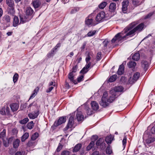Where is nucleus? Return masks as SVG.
<instances>
[{
  "mask_svg": "<svg viewBox=\"0 0 155 155\" xmlns=\"http://www.w3.org/2000/svg\"><path fill=\"white\" fill-rule=\"evenodd\" d=\"M140 58V55L138 53L134 54L132 56V59L135 61L138 60Z\"/></svg>",
  "mask_w": 155,
  "mask_h": 155,
  "instance_id": "28",
  "label": "nucleus"
},
{
  "mask_svg": "<svg viewBox=\"0 0 155 155\" xmlns=\"http://www.w3.org/2000/svg\"><path fill=\"white\" fill-rule=\"evenodd\" d=\"M122 143L123 147L124 148L125 147L127 143V138L125 136L124 137L123 139Z\"/></svg>",
  "mask_w": 155,
  "mask_h": 155,
  "instance_id": "49",
  "label": "nucleus"
},
{
  "mask_svg": "<svg viewBox=\"0 0 155 155\" xmlns=\"http://www.w3.org/2000/svg\"><path fill=\"white\" fill-rule=\"evenodd\" d=\"M39 114V111L37 110L34 112L29 113L28 114V116L30 119H34L37 117Z\"/></svg>",
  "mask_w": 155,
  "mask_h": 155,
  "instance_id": "9",
  "label": "nucleus"
},
{
  "mask_svg": "<svg viewBox=\"0 0 155 155\" xmlns=\"http://www.w3.org/2000/svg\"><path fill=\"white\" fill-rule=\"evenodd\" d=\"M91 64V62L87 63L85 67L80 72L83 74L86 73L88 71V69L89 68Z\"/></svg>",
  "mask_w": 155,
  "mask_h": 155,
  "instance_id": "11",
  "label": "nucleus"
},
{
  "mask_svg": "<svg viewBox=\"0 0 155 155\" xmlns=\"http://www.w3.org/2000/svg\"><path fill=\"white\" fill-rule=\"evenodd\" d=\"M128 3V1L123 2L122 3V10L124 13H126Z\"/></svg>",
  "mask_w": 155,
  "mask_h": 155,
  "instance_id": "14",
  "label": "nucleus"
},
{
  "mask_svg": "<svg viewBox=\"0 0 155 155\" xmlns=\"http://www.w3.org/2000/svg\"><path fill=\"white\" fill-rule=\"evenodd\" d=\"M2 20L5 23H9L10 22V17L7 15H5L3 18Z\"/></svg>",
  "mask_w": 155,
  "mask_h": 155,
  "instance_id": "18",
  "label": "nucleus"
},
{
  "mask_svg": "<svg viewBox=\"0 0 155 155\" xmlns=\"http://www.w3.org/2000/svg\"><path fill=\"white\" fill-rule=\"evenodd\" d=\"M18 78V75L17 73H15L13 77V81L14 83H15L17 81Z\"/></svg>",
  "mask_w": 155,
  "mask_h": 155,
  "instance_id": "44",
  "label": "nucleus"
},
{
  "mask_svg": "<svg viewBox=\"0 0 155 155\" xmlns=\"http://www.w3.org/2000/svg\"><path fill=\"white\" fill-rule=\"evenodd\" d=\"M101 52H99L97 54V58L98 60H99L101 59Z\"/></svg>",
  "mask_w": 155,
  "mask_h": 155,
  "instance_id": "56",
  "label": "nucleus"
},
{
  "mask_svg": "<svg viewBox=\"0 0 155 155\" xmlns=\"http://www.w3.org/2000/svg\"><path fill=\"white\" fill-rule=\"evenodd\" d=\"M86 44L87 43H86V42H84L83 43L82 46L81 47V51H82V50H83L84 49V48H85V46H86Z\"/></svg>",
  "mask_w": 155,
  "mask_h": 155,
  "instance_id": "61",
  "label": "nucleus"
},
{
  "mask_svg": "<svg viewBox=\"0 0 155 155\" xmlns=\"http://www.w3.org/2000/svg\"><path fill=\"white\" fill-rule=\"evenodd\" d=\"M19 24V21L18 17L15 16L13 18V26L15 27Z\"/></svg>",
  "mask_w": 155,
  "mask_h": 155,
  "instance_id": "22",
  "label": "nucleus"
},
{
  "mask_svg": "<svg viewBox=\"0 0 155 155\" xmlns=\"http://www.w3.org/2000/svg\"><path fill=\"white\" fill-rule=\"evenodd\" d=\"M74 123V117L73 115L69 118V121L66 127L65 128L66 130H67L69 128H71L73 127Z\"/></svg>",
  "mask_w": 155,
  "mask_h": 155,
  "instance_id": "5",
  "label": "nucleus"
},
{
  "mask_svg": "<svg viewBox=\"0 0 155 155\" xmlns=\"http://www.w3.org/2000/svg\"><path fill=\"white\" fill-rule=\"evenodd\" d=\"M32 4L33 6L35 8L41 7V2L39 0L33 1Z\"/></svg>",
  "mask_w": 155,
  "mask_h": 155,
  "instance_id": "12",
  "label": "nucleus"
},
{
  "mask_svg": "<svg viewBox=\"0 0 155 155\" xmlns=\"http://www.w3.org/2000/svg\"><path fill=\"white\" fill-rule=\"evenodd\" d=\"M153 13L151 12L147 15L145 17V18L147 19L150 18L153 14Z\"/></svg>",
  "mask_w": 155,
  "mask_h": 155,
  "instance_id": "58",
  "label": "nucleus"
},
{
  "mask_svg": "<svg viewBox=\"0 0 155 155\" xmlns=\"http://www.w3.org/2000/svg\"><path fill=\"white\" fill-rule=\"evenodd\" d=\"M20 140L18 139H16L13 143V146L14 148H17L19 145Z\"/></svg>",
  "mask_w": 155,
  "mask_h": 155,
  "instance_id": "34",
  "label": "nucleus"
},
{
  "mask_svg": "<svg viewBox=\"0 0 155 155\" xmlns=\"http://www.w3.org/2000/svg\"><path fill=\"white\" fill-rule=\"evenodd\" d=\"M31 19V17L28 18L26 16H20V23H23L25 22L28 21Z\"/></svg>",
  "mask_w": 155,
  "mask_h": 155,
  "instance_id": "10",
  "label": "nucleus"
},
{
  "mask_svg": "<svg viewBox=\"0 0 155 155\" xmlns=\"http://www.w3.org/2000/svg\"><path fill=\"white\" fill-rule=\"evenodd\" d=\"M70 153L68 151H63L61 155H69Z\"/></svg>",
  "mask_w": 155,
  "mask_h": 155,
  "instance_id": "53",
  "label": "nucleus"
},
{
  "mask_svg": "<svg viewBox=\"0 0 155 155\" xmlns=\"http://www.w3.org/2000/svg\"><path fill=\"white\" fill-rule=\"evenodd\" d=\"M8 13L13 16L15 13V6L8 7Z\"/></svg>",
  "mask_w": 155,
  "mask_h": 155,
  "instance_id": "16",
  "label": "nucleus"
},
{
  "mask_svg": "<svg viewBox=\"0 0 155 155\" xmlns=\"http://www.w3.org/2000/svg\"><path fill=\"white\" fill-rule=\"evenodd\" d=\"M91 155H99V152L98 151H95L92 153Z\"/></svg>",
  "mask_w": 155,
  "mask_h": 155,
  "instance_id": "64",
  "label": "nucleus"
},
{
  "mask_svg": "<svg viewBox=\"0 0 155 155\" xmlns=\"http://www.w3.org/2000/svg\"><path fill=\"white\" fill-rule=\"evenodd\" d=\"M95 144V142L94 141H92L89 143V145L87 147L86 150L87 151L90 150L94 146Z\"/></svg>",
  "mask_w": 155,
  "mask_h": 155,
  "instance_id": "30",
  "label": "nucleus"
},
{
  "mask_svg": "<svg viewBox=\"0 0 155 155\" xmlns=\"http://www.w3.org/2000/svg\"><path fill=\"white\" fill-rule=\"evenodd\" d=\"M37 144V142L34 140H31L29 141L28 143V146L29 147H33L35 146Z\"/></svg>",
  "mask_w": 155,
  "mask_h": 155,
  "instance_id": "29",
  "label": "nucleus"
},
{
  "mask_svg": "<svg viewBox=\"0 0 155 155\" xmlns=\"http://www.w3.org/2000/svg\"><path fill=\"white\" fill-rule=\"evenodd\" d=\"M55 82H53V81H51L48 84V86L50 87L51 86H53V87L56 86V85L55 84Z\"/></svg>",
  "mask_w": 155,
  "mask_h": 155,
  "instance_id": "54",
  "label": "nucleus"
},
{
  "mask_svg": "<svg viewBox=\"0 0 155 155\" xmlns=\"http://www.w3.org/2000/svg\"><path fill=\"white\" fill-rule=\"evenodd\" d=\"M26 16L28 18L31 17V18L33 17V15L34 12L33 10L30 7H27L25 10Z\"/></svg>",
  "mask_w": 155,
  "mask_h": 155,
  "instance_id": "7",
  "label": "nucleus"
},
{
  "mask_svg": "<svg viewBox=\"0 0 155 155\" xmlns=\"http://www.w3.org/2000/svg\"><path fill=\"white\" fill-rule=\"evenodd\" d=\"M124 90L122 86H119L116 87L114 90H111L110 93L111 95L110 96L109 98L107 97V93L104 92L101 98V101L100 104L104 107H105L109 104V103L112 102L117 97L116 95L117 92H121Z\"/></svg>",
  "mask_w": 155,
  "mask_h": 155,
  "instance_id": "2",
  "label": "nucleus"
},
{
  "mask_svg": "<svg viewBox=\"0 0 155 155\" xmlns=\"http://www.w3.org/2000/svg\"><path fill=\"white\" fill-rule=\"evenodd\" d=\"M140 75V73L138 72H136L134 74L133 78L135 81H136L139 78Z\"/></svg>",
  "mask_w": 155,
  "mask_h": 155,
  "instance_id": "40",
  "label": "nucleus"
},
{
  "mask_svg": "<svg viewBox=\"0 0 155 155\" xmlns=\"http://www.w3.org/2000/svg\"><path fill=\"white\" fill-rule=\"evenodd\" d=\"M28 108L30 110H33L35 108H37V103L35 101H34L31 104L29 105L28 106Z\"/></svg>",
  "mask_w": 155,
  "mask_h": 155,
  "instance_id": "17",
  "label": "nucleus"
},
{
  "mask_svg": "<svg viewBox=\"0 0 155 155\" xmlns=\"http://www.w3.org/2000/svg\"><path fill=\"white\" fill-rule=\"evenodd\" d=\"M28 118H25L20 121L19 122L21 124H25L28 121Z\"/></svg>",
  "mask_w": 155,
  "mask_h": 155,
  "instance_id": "43",
  "label": "nucleus"
},
{
  "mask_svg": "<svg viewBox=\"0 0 155 155\" xmlns=\"http://www.w3.org/2000/svg\"><path fill=\"white\" fill-rule=\"evenodd\" d=\"M12 132L14 134H16L18 133V130L17 129L14 128L12 130Z\"/></svg>",
  "mask_w": 155,
  "mask_h": 155,
  "instance_id": "59",
  "label": "nucleus"
},
{
  "mask_svg": "<svg viewBox=\"0 0 155 155\" xmlns=\"http://www.w3.org/2000/svg\"><path fill=\"white\" fill-rule=\"evenodd\" d=\"M107 3L106 2H104L101 3L99 5V7L100 8L103 9L107 5Z\"/></svg>",
  "mask_w": 155,
  "mask_h": 155,
  "instance_id": "41",
  "label": "nucleus"
},
{
  "mask_svg": "<svg viewBox=\"0 0 155 155\" xmlns=\"http://www.w3.org/2000/svg\"><path fill=\"white\" fill-rule=\"evenodd\" d=\"M84 78V76L83 75H81L80 77H79L78 78V82H81L83 80Z\"/></svg>",
  "mask_w": 155,
  "mask_h": 155,
  "instance_id": "57",
  "label": "nucleus"
},
{
  "mask_svg": "<svg viewBox=\"0 0 155 155\" xmlns=\"http://www.w3.org/2000/svg\"><path fill=\"white\" fill-rule=\"evenodd\" d=\"M105 17V13L104 12L102 11L97 15L96 18V20L97 21H102Z\"/></svg>",
  "mask_w": 155,
  "mask_h": 155,
  "instance_id": "6",
  "label": "nucleus"
},
{
  "mask_svg": "<svg viewBox=\"0 0 155 155\" xmlns=\"http://www.w3.org/2000/svg\"><path fill=\"white\" fill-rule=\"evenodd\" d=\"M91 104L92 109L94 110H96L98 109V104L96 102L93 101L91 102Z\"/></svg>",
  "mask_w": 155,
  "mask_h": 155,
  "instance_id": "15",
  "label": "nucleus"
},
{
  "mask_svg": "<svg viewBox=\"0 0 155 155\" xmlns=\"http://www.w3.org/2000/svg\"><path fill=\"white\" fill-rule=\"evenodd\" d=\"M117 76L116 75H114L111 76L108 79V81L111 82L114 81L117 78Z\"/></svg>",
  "mask_w": 155,
  "mask_h": 155,
  "instance_id": "36",
  "label": "nucleus"
},
{
  "mask_svg": "<svg viewBox=\"0 0 155 155\" xmlns=\"http://www.w3.org/2000/svg\"><path fill=\"white\" fill-rule=\"evenodd\" d=\"M143 1V0H133V4L135 6H137L140 5Z\"/></svg>",
  "mask_w": 155,
  "mask_h": 155,
  "instance_id": "23",
  "label": "nucleus"
},
{
  "mask_svg": "<svg viewBox=\"0 0 155 155\" xmlns=\"http://www.w3.org/2000/svg\"><path fill=\"white\" fill-rule=\"evenodd\" d=\"M39 88L38 87H37L34 89L33 93L31 94L29 98V100L30 99L33 98L35 97L37 94V93L39 91Z\"/></svg>",
  "mask_w": 155,
  "mask_h": 155,
  "instance_id": "24",
  "label": "nucleus"
},
{
  "mask_svg": "<svg viewBox=\"0 0 155 155\" xmlns=\"http://www.w3.org/2000/svg\"><path fill=\"white\" fill-rule=\"evenodd\" d=\"M66 121V117H60L57 122H55L54 123V125L57 126L62 124L64 123Z\"/></svg>",
  "mask_w": 155,
  "mask_h": 155,
  "instance_id": "8",
  "label": "nucleus"
},
{
  "mask_svg": "<svg viewBox=\"0 0 155 155\" xmlns=\"http://www.w3.org/2000/svg\"><path fill=\"white\" fill-rule=\"evenodd\" d=\"M151 132L152 134H155V127H153L151 129Z\"/></svg>",
  "mask_w": 155,
  "mask_h": 155,
  "instance_id": "63",
  "label": "nucleus"
},
{
  "mask_svg": "<svg viewBox=\"0 0 155 155\" xmlns=\"http://www.w3.org/2000/svg\"><path fill=\"white\" fill-rule=\"evenodd\" d=\"M124 68L123 64L120 65L117 71V74L118 75H122L124 72Z\"/></svg>",
  "mask_w": 155,
  "mask_h": 155,
  "instance_id": "21",
  "label": "nucleus"
},
{
  "mask_svg": "<svg viewBox=\"0 0 155 155\" xmlns=\"http://www.w3.org/2000/svg\"><path fill=\"white\" fill-rule=\"evenodd\" d=\"M96 31L94 30L89 31L87 34V35L88 37H91L94 35L96 33Z\"/></svg>",
  "mask_w": 155,
  "mask_h": 155,
  "instance_id": "46",
  "label": "nucleus"
},
{
  "mask_svg": "<svg viewBox=\"0 0 155 155\" xmlns=\"http://www.w3.org/2000/svg\"><path fill=\"white\" fill-rule=\"evenodd\" d=\"M135 82L134 80L133 79V78H132L130 77L128 81V84H132L134 83Z\"/></svg>",
  "mask_w": 155,
  "mask_h": 155,
  "instance_id": "48",
  "label": "nucleus"
},
{
  "mask_svg": "<svg viewBox=\"0 0 155 155\" xmlns=\"http://www.w3.org/2000/svg\"><path fill=\"white\" fill-rule=\"evenodd\" d=\"M38 134L36 132L35 133L31 136V140H35L38 136Z\"/></svg>",
  "mask_w": 155,
  "mask_h": 155,
  "instance_id": "42",
  "label": "nucleus"
},
{
  "mask_svg": "<svg viewBox=\"0 0 155 155\" xmlns=\"http://www.w3.org/2000/svg\"><path fill=\"white\" fill-rule=\"evenodd\" d=\"M82 147L81 144L78 143L74 147L73 150V151L74 152H75L78 151Z\"/></svg>",
  "mask_w": 155,
  "mask_h": 155,
  "instance_id": "27",
  "label": "nucleus"
},
{
  "mask_svg": "<svg viewBox=\"0 0 155 155\" xmlns=\"http://www.w3.org/2000/svg\"><path fill=\"white\" fill-rule=\"evenodd\" d=\"M112 152L111 149L109 146L107 147L106 149V153L108 154H110Z\"/></svg>",
  "mask_w": 155,
  "mask_h": 155,
  "instance_id": "45",
  "label": "nucleus"
},
{
  "mask_svg": "<svg viewBox=\"0 0 155 155\" xmlns=\"http://www.w3.org/2000/svg\"><path fill=\"white\" fill-rule=\"evenodd\" d=\"M91 59V57L90 56V54H88L85 59V61L86 62V63H88L89 62V61Z\"/></svg>",
  "mask_w": 155,
  "mask_h": 155,
  "instance_id": "51",
  "label": "nucleus"
},
{
  "mask_svg": "<svg viewBox=\"0 0 155 155\" xmlns=\"http://www.w3.org/2000/svg\"><path fill=\"white\" fill-rule=\"evenodd\" d=\"M96 144L97 146H100L101 150H104L106 147V144L104 142V140L102 138H100L97 141Z\"/></svg>",
  "mask_w": 155,
  "mask_h": 155,
  "instance_id": "3",
  "label": "nucleus"
},
{
  "mask_svg": "<svg viewBox=\"0 0 155 155\" xmlns=\"http://www.w3.org/2000/svg\"><path fill=\"white\" fill-rule=\"evenodd\" d=\"M109 8L111 12L114 11L116 9V4L114 3H111L109 6Z\"/></svg>",
  "mask_w": 155,
  "mask_h": 155,
  "instance_id": "33",
  "label": "nucleus"
},
{
  "mask_svg": "<svg viewBox=\"0 0 155 155\" xmlns=\"http://www.w3.org/2000/svg\"><path fill=\"white\" fill-rule=\"evenodd\" d=\"M0 114L2 115H6L5 108V107L2 108L0 111Z\"/></svg>",
  "mask_w": 155,
  "mask_h": 155,
  "instance_id": "47",
  "label": "nucleus"
},
{
  "mask_svg": "<svg viewBox=\"0 0 155 155\" xmlns=\"http://www.w3.org/2000/svg\"><path fill=\"white\" fill-rule=\"evenodd\" d=\"M5 135L6 130L4 129L0 134V138H1L3 140H4V138H5Z\"/></svg>",
  "mask_w": 155,
  "mask_h": 155,
  "instance_id": "37",
  "label": "nucleus"
},
{
  "mask_svg": "<svg viewBox=\"0 0 155 155\" xmlns=\"http://www.w3.org/2000/svg\"><path fill=\"white\" fill-rule=\"evenodd\" d=\"M10 107L13 111H15L18 109L19 105L17 104H13L10 105Z\"/></svg>",
  "mask_w": 155,
  "mask_h": 155,
  "instance_id": "19",
  "label": "nucleus"
},
{
  "mask_svg": "<svg viewBox=\"0 0 155 155\" xmlns=\"http://www.w3.org/2000/svg\"><path fill=\"white\" fill-rule=\"evenodd\" d=\"M86 110L87 114L88 115H91L92 114V110L90 109L89 107H87L86 108Z\"/></svg>",
  "mask_w": 155,
  "mask_h": 155,
  "instance_id": "50",
  "label": "nucleus"
},
{
  "mask_svg": "<svg viewBox=\"0 0 155 155\" xmlns=\"http://www.w3.org/2000/svg\"><path fill=\"white\" fill-rule=\"evenodd\" d=\"M76 118L78 121H81L84 119V116L81 111H78L77 112Z\"/></svg>",
  "mask_w": 155,
  "mask_h": 155,
  "instance_id": "13",
  "label": "nucleus"
},
{
  "mask_svg": "<svg viewBox=\"0 0 155 155\" xmlns=\"http://www.w3.org/2000/svg\"><path fill=\"white\" fill-rule=\"evenodd\" d=\"M34 126V123L33 121H31L28 123L27 126L28 129H31L33 128Z\"/></svg>",
  "mask_w": 155,
  "mask_h": 155,
  "instance_id": "38",
  "label": "nucleus"
},
{
  "mask_svg": "<svg viewBox=\"0 0 155 155\" xmlns=\"http://www.w3.org/2000/svg\"><path fill=\"white\" fill-rule=\"evenodd\" d=\"M98 137L97 135H93L92 137V140H94V141H95V140L97 139Z\"/></svg>",
  "mask_w": 155,
  "mask_h": 155,
  "instance_id": "62",
  "label": "nucleus"
},
{
  "mask_svg": "<svg viewBox=\"0 0 155 155\" xmlns=\"http://www.w3.org/2000/svg\"><path fill=\"white\" fill-rule=\"evenodd\" d=\"M62 145H59L57 149L56 150L57 152H59L62 149Z\"/></svg>",
  "mask_w": 155,
  "mask_h": 155,
  "instance_id": "60",
  "label": "nucleus"
},
{
  "mask_svg": "<svg viewBox=\"0 0 155 155\" xmlns=\"http://www.w3.org/2000/svg\"><path fill=\"white\" fill-rule=\"evenodd\" d=\"M74 76L72 72H70L68 75V78L70 81L76 84L77 83L76 81L74 80Z\"/></svg>",
  "mask_w": 155,
  "mask_h": 155,
  "instance_id": "20",
  "label": "nucleus"
},
{
  "mask_svg": "<svg viewBox=\"0 0 155 155\" xmlns=\"http://www.w3.org/2000/svg\"><path fill=\"white\" fill-rule=\"evenodd\" d=\"M91 15H89L85 21L86 24L88 26H94L97 23H96L94 21L93 19L91 18Z\"/></svg>",
  "mask_w": 155,
  "mask_h": 155,
  "instance_id": "4",
  "label": "nucleus"
},
{
  "mask_svg": "<svg viewBox=\"0 0 155 155\" xmlns=\"http://www.w3.org/2000/svg\"><path fill=\"white\" fill-rule=\"evenodd\" d=\"M113 137L111 135H109L105 139L106 143L108 144H110L113 140Z\"/></svg>",
  "mask_w": 155,
  "mask_h": 155,
  "instance_id": "26",
  "label": "nucleus"
},
{
  "mask_svg": "<svg viewBox=\"0 0 155 155\" xmlns=\"http://www.w3.org/2000/svg\"><path fill=\"white\" fill-rule=\"evenodd\" d=\"M29 134L28 133H25L21 137V140L22 142L24 141L29 137Z\"/></svg>",
  "mask_w": 155,
  "mask_h": 155,
  "instance_id": "31",
  "label": "nucleus"
},
{
  "mask_svg": "<svg viewBox=\"0 0 155 155\" xmlns=\"http://www.w3.org/2000/svg\"><path fill=\"white\" fill-rule=\"evenodd\" d=\"M54 87L52 86L51 87H49L46 90V92L47 93H49L50 92H51L52 90L53 89Z\"/></svg>",
  "mask_w": 155,
  "mask_h": 155,
  "instance_id": "55",
  "label": "nucleus"
},
{
  "mask_svg": "<svg viewBox=\"0 0 155 155\" xmlns=\"http://www.w3.org/2000/svg\"><path fill=\"white\" fill-rule=\"evenodd\" d=\"M6 2L8 7L15 6V4L13 0H6Z\"/></svg>",
  "mask_w": 155,
  "mask_h": 155,
  "instance_id": "25",
  "label": "nucleus"
},
{
  "mask_svg": "<svg viewBox=\"0 0 155 155\" xmlns=\"http://www.w3.org/2000/svg\"><path fill=\"white\" fill-rule=\"evenodd\" d=\"M137 24V23L135 21L130 24L122 32L117 33L115 35L111 40L112 42L115 43L122 42L126 39L128 36L134 35L136 31H141L144 27V24L141 23L133 28Z\"/></svg>",
  "mask_w": 155,
  "mask_h": 155,
  "instance_id": "1",
  "label": "nucleus"
},
{
  "mask_svg": "<svg viewBox=\"0 0 155 155\" xmlns=\"http://www.w3.org/2000/svg\"><path fill=\"white\" fill-rule=\"evenodd\" d=\"M155 141V138L154 137H151L147 138L146 140V142L147 144H150Z\"/></svg>",
  "mask_w": 155,
  "mask_h": 155,
  "instance_id": "32",
  "label": "nucleus"
},
{
  "mask_svg": "<svg viewBox=\"0 0 155 155\" xmlns=\"http://www.w3.org/2000/svg\"><path fill=\"white\" fill-rule=\"evenodd\" d=\"M136 65V63L133 61H131L127 63V65L130 68L134 67Z\"/></svg>",
  "mask_w": 155,
  "mask_h": 155,
  "instance_id": "35",
  "label": "nucleus"
},
{
  "mask_svg": "<svg viewBox=\"0 0 155 155\" xmlns=\"http://www.w3.org/2000/svg\"><path fill=\"white\" fill-rule=\"evenodd\" d=\"M78 68V67L77 65L74 66L72 68V71L71 72H72L73 73V72H75L77 70Z\"/></svg>",
  "mask_w": 155,
  "mask_h": 155,
  "instance_id": "52",
  "label": "nucleus"
},
{
  "mask_svg": "<svg viewBox=\"0 0 155 155\" xmlns=\"http://www.w3.org/2000/svg\"><path fill=\"white\" fill-rule=\"evenodd\" d=\"M142 66L145 69L147 68L148 66V62L145 61H143L142 62Z\"/></svg>",
  "mask_w": 155,
  "mask_h": 155,
  "instance_id": "39",
  "label": "nucleus"
}]
</instances>
